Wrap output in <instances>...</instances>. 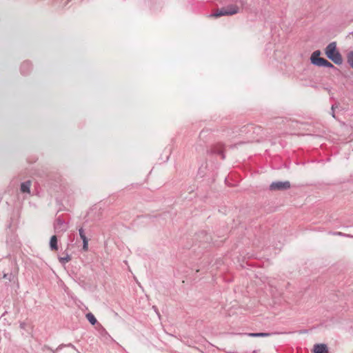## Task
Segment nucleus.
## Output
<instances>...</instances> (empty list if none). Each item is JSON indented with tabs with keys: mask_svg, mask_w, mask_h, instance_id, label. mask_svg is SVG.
<instances>
[{
	"mask_svg": "<svg viewBox=\"0 0 353 353\" xmlns=\"http://www.w3.org/2000/svg\"><path fill=\"white\" fill-rule=\"evenodd\" d=\"M239 8L236 5H229L226 7H223L219 10H217L213 14H211L214 17H219L221 16H230L238 13Z\"/></svg>",
	"mask_w": 353,
	"mask_h": 353,
	"instance_id": "2",
	"label": "nucleus"
},
{
	"mask_svg": "<svg viewBox=\"0 0 353 353\" xmlns=\"http://www.w3.org/2000/svg\"><path fill=\"white\" fill-rule=\"evenodd\" d=\"M237 1L239 2V3H241V6L244 5V1L243 0H237Z\"/></svg>",
	"mask_w": 353,
	"mask_h": 353,
	"instance_id": "21",
	"label": "nucleus"
},
{
	"mask_svg": "<svg viewBox=\"0 0 353 353\" xmlns=\"http://www.w3.org/2000/svg\"><path fill=\"white\" fill-rule=\"evenodd\" d=\"M59 260L62 264H65L71 260V257L68 254H66L65 256L59 257Z\"/></svg>",
	"mask_w": 353,
	"mask_h": 353,
	"instance_id": "12",
	"label": "nucleus"
},
{
	"mask_svg": "<svg viewBox=\"0 0 353 353\" xmlns=\"http://www.w3.org/2000/svg\"><path fill=\"white\" fill-rule=\"evenodd\" d=\"M332 234H334V235H339V236H345L344 234H343L342 232H333Z\"/></svg>",
	"mask_w": 353,
	"mask_h": 353,
	"instance_id": "17",
	"label": "nucleus"
},
{
	"mask_svg": "<svg viewBox=\"0 0 353 353\" xmlns=\"http://www.w3.org/2000/svg\"><path fill=\"white\" fill-rule=\"evenodd\" d=\"M32 63L29 61H23L20 67V71L22 74L26 75L32 70Z\"/></svg>",
	"mask_w": 353,
	"mask_h": 353,
	"instance_id": "7",
	"label": "nucleus"
},
{
	"mask_svg": "<svg viewBox=\"0 0 353 353\" xmlns=\"http://www.w3.org/2000/svg\"><path fill=\"white\" fill-rule=\"evenodd\" d=\"M216 152H217L218 154H221V155L222 159H224V158H225V156H224V154H223L222 151H221V150H220V151H217Z\"/></svg>",
	"mask_w": 353,
	"mask_h": 353,
	"instance_id": "20",
	"label": "nucleus"
},
{
	"mask_svg": "<svg viewBox=\"0 0 353 353\" xmlns=\"http://www.w3.org/2000/svg\"><path fill=\"white\" fill-rule=\"evenodd\" d=\"M339 103H334V104H332V108H331V110H332V117H334V118H335V113H334V111H335V110H336V108H339Z\"/></svg>",
	"mask_w": 353,
	"mask_h": 353,
	"instance_id": "14",
	"label": "nucleus"
},
{
	"mask_svg": "<svg viewBox=\"0 0 353 353\" xmlns=\"http://www.w3.org/2000/svg\"><path fill=\"white\" fill-rule=\"evenodd\" d=\"M80 237L82 239L83 242H84V241H88V239L85 236V235H81V236H80Z\"/></svg>",
	"mask_w": 353,
	"mask_h": 353,
	"instance_id": "18",
	"label": "nucleus"
},
{
	"mask_svg": "<svg viewBox=\"0 0 353 353\" xmlns=\"http://www.w3.org/2000/svg\"><path fill=\"white\" fill-rule=\"evenodd\" d=\"M347 61L349 64L353 68V51L350 52L347 55Z\"/></svg>",
	"mask_w": 353,
	"mask_h": 353,
	"instance_id": "13",
	"label": "nucleus"
},
{
	"mask_svg": "<svg viewBox=\"0 0 353 353\" xmlns=\"http://www.w3.org/2000/svg\"><path fill=\"white\" fill-rule=\"evenodd\" d=\"M243 334L248 335L250 337H266L271 335L270 333L268 332L244 333Z\"/></svg>",
	"mask_w": 353,
	"mask_h": 353,
	"instance_id": "9",
	"label": "nucleus"
},
{
	"mask_svg": "<svg viewBox=\"0 0 353 353\" xmlns=\"http://www.w3.org/2000/svg\"><path fill=\"white\" fill-rule=\"evenodd\" d=\"M50 249L52 250H57L58 249L57 239V236L55 235H53L50 238Z\"/></svg>",
	"mask_w": 353,
	"mask_h": 353,
	"instance_id": "10",
	"label": "nucleus"
},
{
	"mask_svg": "<svg viewBox=\"0 0 353 353\" xmlns=\"http://www.w3.org/2000/svg\"><path fill=\"white\" fill-rule=\"evenodd\" d=\"M26 325V323H25L24 322H21V323H20V327H21V329H25Z\"/></svg>",
	"mask_w": 353,
	"mask_h": 353,
	"instance_id": "19",
	"label": "nucleus"
},
{
	"mask_svg": "<svg viewBox=\"0 0 353 353\" xmlns=\"http://www.w3.org/2000/svg\"><path fill=\"white\" fill-rule=\"evenodd\" d=\"M31 181L30 180L21 183L20 190L22 193H30Z\"/></svg>",
	"mask_w": 353,
	"mask_h": 353,
	"instance_id": "8",
	"label": "nucleus"
},
{
	"mask_svg": "<svg viewBox=\"0 0 353 353\" xmlns=\"http://www.w3.org/2000/svg\"><path fill=\"white\" fill-rule=\"evenodd\" d=\"M314 353H329L328 347L325 343H316L313 347Z\"/></svg>",
	"mask_w": 353,
	"mask_h": 353,
	"instance_id": "6",
	"label": "nucleus"
},
{
	"mask_svg": "<svg viewBox=\"0 0 353 353\" xmlns=\"http://www.w3.org/2000/svg\"><path fill=\"white\" fill-rule=\"evenodd\" d=\"M88 249V241H84V242H83V250L84 251H87Z\"/></svg>",
	"mask_w": 353,
	"mask_h": 353,
	"instance_id": "15",
	"label": "nucleus"
},
{
	"mask_svg": "<svg viewBox=\"0 0 353 353\" xmlns=\"http://www.w3.org/2000/svg\"><path fill=\"white\" fill-rule=\"evenodd\" d=\"M320 50L314 51L311 56V62L312 64L325 68H334V65L324 58L320 57Z\"/></svg>",
	"mask_w": 353,
	"mask_h": 353,
	"instance_id": "3",
	"label": "nucleus"
},
{
	"mask_svg": "<svg viewBox=\"0 0 353 353\" xmlns=\"http://www.w3.org/2000/svg\"><path fill=\"white\" fill-rule=\"evenodd\" d=\"M79 233L80 236H81V235H85L84 230L83 228H80L79 230Z\"/></svg>",
	"mask_w": 353,
	"mask_h": 353,
	"instance_id": "16",
	"label": "nucleus"
},
{
	"mask_svg": "<svg viewBox=\"0 0 353 353\" xmlns=\"http://www.w3.org/2000/svg\"><path fill=\"white\" fill-rule=\"evenodd\" d=\"M290 188L289 181H275L272 182L270 185V190H287Z\"/></svg>",
	"mask_w": 353,
	"mask_h": 353,
	"instance_id": "4",
	"label": "nucleus"
},
{
	"mask_svg": "<svg viewBox=\"0 0 353 353\" xmlns=\"http://www.w3.org/2000/svg\"><path fill=\"white\" fill-rule=\"evenodd\" d=\"M327 58L331 59L334 63L340 65L343 62L341 54L336 50V42L329 43L325 50Z\"/></svg>",
	"mask_w": 353,
	"mask_h": 353,
	"instance_id": "1",
	"label": "nucleus"
},
{
	"mask_svg": "<svg viewBox=\"0 0 353 353\" xmlns=\"http://www.w3.org/2000/svg\"><path fill=\"white\" fill-rule=\"evenodd\" d=\"M54 228L56 232H63L68 229L66 223L61 220L59 217L57 219L54 225Z\"/></svg>",
	"mask_w": 353,
	"mask_h": 353,
	"instance_id": "5",
	"label": "nucleus"
},
{
	"mask_svg": "<svg viewBox=\"0 0 353 353\" xmlns=\"http://www.w3.org/2000/svg\"><path fill=\"white\" fill-rule=\"evenodd\" d=\"M85 316H86V319H88V321L92 325H94L97 323V321L95 316L92 313H88Z\"/></svg>",
	"mask_w": 353,
	"mask_h": 353,
	"instance_id": "11",
	"label": "nucleus"
}]
</instances>
